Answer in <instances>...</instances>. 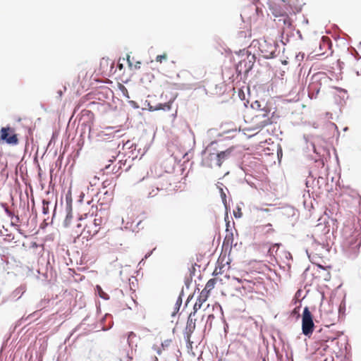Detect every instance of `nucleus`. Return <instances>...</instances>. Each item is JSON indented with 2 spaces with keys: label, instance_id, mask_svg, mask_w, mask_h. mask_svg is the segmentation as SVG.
Segmentation results:
<instances>
[{
  "label": "nucleus",
  "instance_id": "obj_1",
  "mask_svg": "<svg viewBox=\"0 0 361 361\" xmlns=\"http://www.w3.org/2000/svg\"><path fill=\"white\" fill-rule=\"evenodd\" d=\"M252 109L254 111L250 118V130H260L265 126L272 123L271 108L264 101L256 100L251 103Z\"/></svg>",
  "mask_w": 361,
  "mask_h": 361
},
{
  "label": "nucleus",
  "instance_id": "obj_2",
  "mask_svg": "<svg viewBox=\"0 0 361 361\" xmlns=\"http://www.w3.org/2000/svg\"><path fill=\"white\" fill-rule=\"evenodd\" d=\"M216 145H218L217 141L211 142L204 150L202 151V159L201 161V165L208 168H219V159L217 154V149Z\"/></svg>",
  "mask_w": 361,
  "mask_h": 361
},
{
  "label": "nucleus",
  "instance_id": "obj_3",
  "mask_svg": "<svg viewBox=\"0 0 361 361\" xmlns=\"http://www.w3.org/2000/svg\"><path fill=\"white\" fill-rule=\"evenodd\" d=\"M314 323L313 315L307 306L305 307L302 314V333L308 338H310L314 330Z\"/></svg>",
  "mask_w": 361,
  "mask_h": 361
},
{
  "label": "nucleus",
  "instance_id": "obj_4",
  "mask_svg": "<svg viewBox=\"0 0 361 361\" xmlns=\"http://www.w3.org/2000/svg\"><path fill=\"white\" fill-rule=\"evenodd\" d=\"M255 59L256 57L254 54H248L245 59L240 60L235 66L238 75H241L243 73L245 77L247 76L252 70Z\"/></svg>",
  "mask_w": 361,
  "mask_h": 361
},
{
  "label": "nucleus",
  "instance_id": "obj_5",
  "mask_svg": "<svg viewBox=\"0 0 361 361\" xmlns=\"http://www.w3.org/2000/svg\"><path fill=\"white\" fill-rule=\"evenodd\" d=\"M0 140L11 145H16L19 142L17 134L13 132V129L10 126L1 128Z\"/></svg>",
  "mask_w": 361,
  "mask_h": 361
},
{
  "label": "nucleus",
  "instance_id": "obj_6",
  "mask_svg": "<svg viewBox=\"0 0 361 361\" xmlns=\"http://www.w3.org/2000/svg\"><path fill=\"white\" fill-rule=\"evenodd\" d=\"M259 49L265 59H273L276 56L277 45L275 42H268L264 40L259 44Z\"/></svg>",
  "mask_w": 361,
  "mask_h": 361
},
{
  "label": "nucleus",
  "instance_id": "obj_7",
  "mask_svg": "<svg viewBox=\"0 0 361 361\" xmlns=\"http://www.w3.org/2000/svg\"><path fill=\"white\" fill-rule=\"evenodd\" d=\"M234 147H230L226 149H217L219 168L221 167L224 164L234 159Z\"/></svg>",
  "mask_w": 361,
  "mask_h": 361
},
{
  "label": "nucleus",
  "instance_id": "obj_8",
  "mask_svg": "<svg viewBox=\"0 0 361 361\" xmlns=\"http://www.w3.org/2000/svg\"><path fill=\"white\" fill-rule=\"evenodd\" d=\"M346 244L348 245V252L349 253V257L352 259L355 258L359 252L361 240L357 238L352 237L346 240Z\"/></svg>",
  "mask_w": 361,
  "mask_h": 361
},
{
  "label": "nucleus",
  "instance_id": "obj_9",
  "mask_svg": "<svg viewBox=\"0 0 361 361\" xmlns=\"http://www.w3.org/2000/svg\"><path fill=\"white\" fill-rule=\"evenodd\" d=\"M195 322L196 319H193L191 318V315H189L188 317L187 324L185 327V333L184 335V338L187 341H190L191 334L195 329Z\"/></svg>",
  "mask_w": 361,
  "mask_h": 361
},
{
  "label": "nucleus",
  "instance_id": "obj_10",
  "mask_svg": "<svg viewBox=\"0 0 361 361\" xmlns=\"http://www.w3.org/2000/svg\"><path fill=\"white\" fill-rule=\"evenodd\" d=\"M320 87L321 83L319 82L317 80L310 82L307 87L309 97L310 99L316 98L319 92Z\"/></svg>",
  "mask_w": 361,
  "mask_h": 361
},
{
  "label": "nucleus",
  "instance_id": "obj_11",
  "mask_svg": "<svg viewBox=\"0 0 361 361\" xmlns=\"http://www.w3.org/2000/svg\"><path fill=\"white\" fill-rule=\"evenodd\" d=\"M100 322L102 324V330L104 331L109 330L114 325L112 316L110 314H106Z\"/></svg>",
  "mask_w": 361,
  "mask_h": 361
},
{
  "label": "nucleus",
  "instance_id": "obj_12",
  "mask_svg": "<svg viewBox=\"0 0 361 361\" xmlns=\"http://www.w3.org/2000/svg\"><path fill=\"white\" fill-rule=\"evenodd\" d=\"M273 14L276 17H281V18L279 19V22L282 21L283 25H284V26L286 27H287V28H291L292 27V26H293L292 20L288 17V16L281 14V13H278V12H276V11H273Z\"/></svg>",
  "mask_w": 361,
  "mask_h": 361
},
{
  "label": "nucleus",
  "instance_id": "obj_13",
  "mask_svg": "<svg viewBox=\"0 0 361 361\" xmlns=\"http://www.w3.org/2000/svg\"><path fill=\"white\" fill-rule=\"evenodd\" d=\"M208 297V295L203 293V292L201 291L193 306L194 313H196L197 311L201 308L202 304L207 300Z\"/></svg>",
  "mask_w": 361,
  "mask_h": 361
},
{
  "label": "nucleus",
  "instance_id": "obj_14",
  "mask_svg": "<svg viewBox=\"0 0 361 361\" xmlns=\"http://www.w3.org/2000/svg\"><path fill=\"white\" fill-rule=\"evenodd\" d=\"M171 109V102L159 103L155 107H149V111H154L159 110L169 111Z\"/></svg>",
  "mask_w": 361,
  "mask_h": 361
},
{
  "label": "nucleus",
  "instance_id": "obj_15",
  "mask_svg": "<svg viewBox=\"0 0 361 361\" xmlns=\"http://www.w3.org/2000/svg\"><path fill=\"white\" fill-rule=\"evenodd\" d=\"M216 281L217 279L215 278L210 279L206 283V286L202 292L209 295L210 291L214 288Z\"/></svg>",
  "mask_w": 361,
  "mask_h": 361
},
{
  "label": "nucleus",
  "instance_id": "obj_16",
  "mask_svg": "<svg viewBox=\"0 0 361 361\" xmlns=\"http://www.w3.org/2000/svg\"><path fill=\"white\" fill-rule=\"evenodd\" d=\"M183 295H184V292H183V288L180 293V295H179L177 300H176V302L175 307H174V311L172 312L171 317H175L176 315V314L178 312L180 307L182 305Z\"/></svg>",
  "mask_w": 361,
  "mask_h": 361
},
{
  "label": "nucleus",
  "instance_id": "obj_17",
  "mask_svg": "<svg viewBox=\"0 0 361 361\" xmlns=\"http://www.w3.org/2000/svg\"><path fill=\"white\" fill-rule=\"evenodd\" d=\"M95 291H96V293L102 299L105 300H109V295L103 290V289L102 288V287L99 285H97L96 286V288H95Z\"/></svg>",
  "mask_w": 361,
  "mask_h": 361
},
{
  "label": "nucleus",
  "instance_id": "obj_18",
  "mask_svg": "<svg viewBox=\"0 0 361 361\" xmlns=\"http://www.w3.org/2000/svg\"><path fill=\"white\" fill-rule=\"evenodd\" d=\"M24 292L25 288L23 286H20L12 293L11 298L12 299H15L16 298H17L16 299H19L23 295Z\"/></svg>",
  "mask_w": 361,
  "mask_h": 361
},
{
  "label": "nucleus",
  "instance_id": "obj_19",
  "mask_svg": "<svg viewBox=\"0 0 361 361\" xmlns=\"http://www.w3.org/2000/svg\"><path fill=\"white\" fill-rule=\"evenodd\" d=\"M1 207L4 209L5 213L7 214L8 216L11 217V219H13V217H15L17 221L19 220V217L18 216H15L13 212H12L8 207L7 206V204L6 203H4V202H1Z\"/></svg>",
  "mask_w": 361,
  "mask_h": 361
},
{
  "label": "nucleus",
  "instance_id": "obj_20",
  "mask_svg": "<svg viewBox=\"0 0 361 361\" xmlns=\"http://www.w3.org/2000/svg\"><path fill=\"white\" fill-rule=\"evenodd\" d=\"M315 177L312 174V171H309V176L305 180V185L307 188L312 187L315 181Z\"/></svg>",
  "mask_w": 361,
  "mask_h": 361
},
{
  "label": "nucleus",
  "instance_id": "obj_21",
  "mask_svg": "<svg viewBox=\"0 0 361 361\" xmlns=\"http://www.w3.org/2000/svg\"><path fill=\"white\" fill-rule=\"evenodd\" d=\"M195 271V267H192V271L190 270V276H187V277L185 278L184 283H185V288H187V289H189L190 286V284L192 283V274H194Z\"/></svg>",
  "mask_w": 361,
  "mask_h": 361
},
{
  "label": "nucleus",
  "instance_id": "obj_22",
  "mask_svg": "<svg viewBox=\"0 0 361 361\" xmlns=\"http://www.w3.org/2000/svg\"><path fill=\"white\" fill-rule=\"evenodd\" d=\"M50 204V202L47 200H42V213L44 215H47L49 213V205Z\"/></svg>",
  "mask_w": 361,
  "mask_h": 361
},
{
  "label": "nucleus",
  "instance_id": "obj_23",
  "mask_svg": "<svg viewBox=\"0 0 361 361\" xmlns=\"http://www.w3.org/2000/svg\"><path fill=\"white\" fill-rule=\"evenodd\" d=\"M73 218L72 214H66V219L63 221V226L64 227H68L71 224V221Z\"/></svg>",
  "mask_w": 361,
  "mask_h": 361
},
{
  "label": "nucleus",
  "instance_id": "obj_24",
  "mask_svg": "<svg viewBox=\"0 0 361 361\" xmlns=\"http://www.w3.org/2000/svg\"><path fill=\"white\" fill-rule=\"evenodd\" d=\"M167 59V55L166 54L158 55L156 57V61L161 63L163 60Z\"/></svg>",
  "mask_w": 361,
  "mask_h": 361
},
{
  "label": "nucleus",
  "instance_id": "obj_25",
  "mask_svg": "<svg viewBox=\"0 0 361 361\" xmlns=\"http://www.w3.org/2000/svg\"><path fill=\"white\" fill-rule=\"evenodd\" d=\"M251 176H246L245 178V182L249 185H250L252 188H256V185H255V183L251 180Z\"/></svg>",
  "mask_w": 361,
  "mask_h": 361
},
{
  "label": "nucleus",
  "instance_id": "obj_26",
  "mask_svg": "<svg viewBox=\"0 0 361 361\" xmlns=\"http://www.w3.org/2000/svg\"><path fill=\"white\" fill-rule=\"evenodd\" d=\"M176 88L179 89V90H186V89L190 88L189 85H186V84L180 83V84H176Z\"/></svg>",
  "mask_w": 361,
  "mask_h": 361
},
{
  "label": "nucleus",
  "instance_id": "obj_27",
  "mask_svg": "<svg viewBox=\"0 0 361 361\" xmlns=\"http://www.w3.org/2000/svg\"><path fill=\"white\" fill-rule=\"evenodd\" d=\"M66 204H72V197H71V195L70 192H68L66 195Z\"/></svg>",
  "mask_w": 361,
  "mask_h": 361
},
{
  "label": "nucleus",
  "instance_id": "obj_28",
  "mask_svg": "<svg viewBox=\"0 0 361 361\" xmlns=\"http://www.w3.org/2000/svg\"><path fill=\"white\" fill-rule=\"evenodd\" d=\"M128 104H130V106L131 107H133V109H138L140 107L139 105L137 104V103L133 100H129Z\"/></svg>",
  "mask_w": 361,
  "mask_h": 361
},
{
  "label": "nucleus",
  "instance_id": "obj_29",
  "mask_svg": "<svg viewBox=\"0 0 361 361\" xmlns=\"http://www.w3.org/2000/svg\"><path fill=\"white\" fill-rule=\"evenodd\" d=\"M233 215L237 219L242 216V212H240V209L239 207H238V211L233 212Z\"/></svg>",
  "mask_w": 361,
  "mask_h": 361
},
{
  "label": "nucleus",
  "instance_id": "obj_30",
  "mask_svg": "<svg viewBox=\"0 0 361 361\" xmlns=\"http://www.w3.org/2000/svg\"><path fill=\"white\" fill-rule=\"evenodd\" d=\"M220 193H221V197L222 199V201H223L224 204H226V193L224 192L222 188H220Z\"/></svg>",
  "mask_w": 361,
  "mask_h": 361
},
{
  "label": "nucleus",
  "instance_id": "obj_31",
  "mask_svg": "<svg viewBox=\"0 0 361 361\" xmlns=\"http://www.w3.org/2000/svg\"><path fill=\"white\" fill-rule=\"evenodd\" d=\"M66 214H72V204H66Z\"/></svg>",
  "mask_w": 361,
  "mask_h": 361
},
{
  "label": "nucleus",
  "instance_id": "obj_32",
  "mask_svg": "<svg viewBox=\"0 0 361 361\" xmlns=\"http://www.w3.org/2000/svg\"><path fill=\"white\" fill-rule=\"evenodd\" d=\"M230 240H231V241H233V233H231L229 235H226V237L225 238L224 242L226 240H227L228 243Z\"/></svg>",
  "mask_w": 361,
  "mask_h": 361
},
{
  "label": "nucleus",
  "instance_id": "obj_33",
  "mask_svg": "<svg viewBox=\"0 0 361 361\" xmlns=\"http://www.w3.org/2000/svg\"><path fill=\"white\" fill-rule=\"evenodd\" d=\"M156 248H154L152 250L148 252L144 257V259H147L148 257H149L153 253V251L155 250Z\"/></svg>",
  "mask_w": 361,
  "mask_h": 361
},
{
  "label": "nucleus",
  "instance_id": "obj_34",
  "mask_svg": "<svg viewBox=\"0 0 361 361\" xmlns=\"http://www.w3.org/2000/svg\"><path fill=\"white\" fill-rule=\"evenodd\" d=\"M123 88L124 89V91H123V94L127 97V98H130L129 95H128V90L127 89L123 86Z\"/></svg>",
  "mask_w": 361,
  "mask_h": 361
},
{
  "label": "nucleus",
  "instance_id": "obj_35",
  "mask_svg": "<svg viewBox=\"0 0 361 361\" xmlns=\"http://www.w3.org/2000/svg\"><path fill=\"white\" fill-rule=\"evenodd\" d=\"M145 106H147L149 111V107H154V106H152L148 101L145 102Z\"/></svg>",
  "mask_w": 361,
  "mask_h": 361
},
{
  "label": "nucleus",
  "instance_id": "obj_36",
  "mask_svg": "<svg viewBox=\"0 0 361 361\" xmlns=\"http://www.w3.org/2000/svg\"><path fill=\"white\" fill-rule=\"evenodd\" d=\"M193 297V294L192 295H190L185 302V306L188 305V304L189 303V302L191 300V299Z\"/></svg>",
  "mask_w": 361,
  "mask_h": 361
},
{
  "label": "nucleus",
  "instance_id": "obj_37",
  "mask_svg": "<svg viewBox=\"0 0 361 361\" xmlns=\"http://www.w3.org/2000/svg\"><path fill=\"white\" fill-rule=\"evenodd\" d=\"M311 145L312 146V148H313V151H314V152H315V153L318 154V152H317V149H316V147H315L314 144V143H312V142H311Z\"/></svg>",
  "mask_w": 361,
  "mask_h": 361
},
{
  "label": "nucleus",
  "instance_id": "obj_38",
  "mask_svg": "<svg viewBox=\"0 0 361 361\" xmlns=\"http://www.w3.org/2000/svg\"><path fill=\"white\" fill-rule=\"evenodd\" d=\"M170 341H165L164 343H162V346H168L169 343Z\"/></svg>",
  "mask_w": 361,
  "mask_h": 361
},
{
  "label": "nucleus",
  "instance_id": "obj_39",
  "mask_svg": "<svg viewBox=\"0 0 361 361\" xmlns=\"http://www.w3.org/2000/svg\"><path fill=\"white\" fill-rule=\"evenodd\" d=\"M301 292L302 290H297L296 293H295V297H300V294H301Z\"/></svg>",
  "mask_w": 361,
  "mask_h": 361
},
{
  "label": "nucleus",
  "instance_id": "obj_40",
  "mask_svg": "<svg viewBox=\"0 0 361 361\" xmlns=\"http://www.w3.org/2000/svg\"><path fill=\"white\" fill-rule=\"evenodd\" d=\"M84 195H84V193H82V192L80 194V200H79V201H80V202H82V198L84 197Z\"/></svg>",
  "mask_w": 361,
  "mask_h": 361
},
{
  "label": "nucleus",
  "instance_id": "obj_41",
  "mask_svg": "<svg viewBox=\"0 0 361 361\" xmlns=\"http://www.w3.org/2000/svg\"><path fill=\"white\" fill-rule=\"evenodd\" d=\"M135 336V334L133 332H130L129 333V336H128V338H130V337Z\"/></svg>",
  "mask_w": 361,
  "mask_h": 361
},
{
  "label": "nucleus",
  "instance_id": "obj_42",
  "mask_svg": "<svg viewBox=\"0 0 361 361\" xmlns=\"http://www.w3.org/2000/svg\"><path fill=\"white\" fill-rule=\"evenodd\" d=\"M219 273H220V272H217L216 269L214 271V272H213L212 275H214V276H216V275H218Z\"/></svg>",
  "mask_w": 361,
  "mask_h": 361
},
{
  "label": "nucleus",
  "instance_id": "obj_43",
  "mask_svg": "<svg viewBox=\"0 0 361 361\" xmlns=\"http://www.w3.org/2000/svg\"><path fill=\"white\" fill-rule=\"evenodd\" d=\"M228 328V324H225L224 325V331L226 332L227 331V329Z\"/></svg>",
  "mask_w": 361,
  "mask_h": 361
},
{
  "label": "nucleus",
  "instance_id": "obj_44",
  "mask_svg": "<svg viewBox=\"0 0 361 361\" xmlns=\"http://www.w3.org/2000/svg\"><path fill=\"white\" fill-rule=\"evenodd\" d=\"M229 226H230V221H227L226 222V231L228 230Z\"/></svg>",
  "mask_w": 361,
  "mask_h": 361
},
{
  "label": "nucleus",
  "instance_id": "obj_45",
  "mask_svg": "<svg viewBox=\"0 0 361 361\" xmlns=\"http://www.w3.org/2000/svg\"><path fill=\"white\" fill-rule=\"evenodd\" d=\"M86 321H88V316L85 317L82 319V323H85Z\"/></svg>",
  "mask_w": 361,
  "mask_h": 361
},
{
  "label": "nucleus",
  "instance_id": "obj_46",
  "mask_svg": "<svg viewBox=\"0 0 361 361\" xmlns=\"http://www.w3.org/2000/svg\"><path fill=\"white\" fill-rule=\"evenodd\" d=\"M297 33L299 35V37H300V39H302V35H301V32H300V30H298V31H297Z\"/></svg>",
  "mask_w": 361,
  "mask_h": 361
},
{
  "label": "nucleus",
  "instance_id": "obj_47",
  "mask_svg": "<svg viewBox=\"0 0 361 361\" xmlns=\"http://www.w3.org/2000/svg\"><path fill=\"white\" fill-rule=\"evenodd\" d=\"M145 259L144 258H142V260L139 262V264H144V263H145V262H145Z\"/></svg>",
  "mask_w": 361,
  "mask_h": 361
},
{
  "label": "nucleus",
  "instance_id": "obj_48",
  "mask_svg": "<svg viewBox=\"0 0 361 361\" xmlns=\"http://www.w3.org/2000/svg\"><path fill=\"white\" fill-rule=\"evenodd\" d=\"M128 61L129 65L131 66V62L130 61V56H128Z\"/></svg>",
  "mask_w": 361,
  "mask_h": 361
},
{
  "label": "nucleus",
  "instance_id": "obj_49",
  "mask_svg": "<svg viewBox=\"0 0 361 361\" xmlns=\"http://www.w3.org/2000/svg\"><path fill=\"white\" fill-rule=\"evenodd\" d=\"M196 313H194V311L192 312L189 315H191V318H192V316H194Z\"/></svg>",
  "mask_w": 361,
  "mask_h": 361
},
{
  "label": "nucleus",
  "instance_id": "obj_50",
  "mask_svg": "<svg viewBox=\"0 0 361 361\" xmlns=\"http://www.w3.org/2000/svg\"><path fill=\"white\" fill-rule=\"evenodd\" d=\"M58 93L59 94V95H60V96H61V95H62V91H61V90H59V91L58 92Z\"/></svg>",
  "mask_w": 361,
  "mask_h": 361
},
{
  "label": "nucleus",
  "instance_id": "obj_51",
  "mask_svg": "<svg viewBox=\"0 0 361 361\" xmlns=\"http://www.w3.org/2000/svg\"><path fill=\"white\" fill-rule=\"evenodd\" d=\"M97 221V219H94V224H95V225H97V224H98V221Z\"/></svg>",
  "mask_w": 361,
  "mask_h": 361
},
{
  "label": "nucleus",
  "instance_id": "obj_52",
  "mask_svg": "<svg viewBox=\"0 0 361 361\" xmlns=\"http://www.w3.org/2000/svg\"><path fill=\"white\" fill-rule=\"evenodd\" d=\"M97 221V219H94V224H95V225H97V224H98V221Z\"/></svg>",
  "mask_w": 361,
  "mask_h": 361
},
{
  "label": "nucleus",
  "instance_id": "obj_53",
  "mask_svg": "<svg viewBox=\"0 0 361 361\" xmlns=\"http://www.w3.org/2000/svg\"><path fill=\"white\" fill-rule=\"evenodd\" d=\"M279 244H275V245H274V247H279Z\"/></svg>",
  "mask_w": 361,
  "mask_h": 361
},
{
  "label": "nucleus",
  "instance_id": "obj_54",
  "mask_svg": "<svg viewBox=\"0 0 361 361\" xmlns=\"http://www.w3.org/2000/svg\"><path fill=\"white\" fill-rule=\"evenodd\" d=\"M304 139L305 140L306 142H307V137L305 135H304Z\"/></svg>",
  "mask_w": 361,
  "mask_h": 361
},
{
  "label": "nucleus",
  "instance_id": "obj_55",
  "mask_svg": "<svg viewBox=\"0 0 361 361\" xmlns=\"http://www.w3.org/2000/svg\"><path fill=\"white\" fill-rule=\"evenodd\" d=\"M316 78H317V75H314V76L312 77V79H313V80H314V79H316Z\"/></svg>",
  "mask_w": 361,
  "mask_h": 361
},
{
  "label": "nucleus",
  "instance_id": "obj_56",
  "mask_svg": "<svg viewBox=\"0 0 361 361\" xmlns=\"http://www.w3.org/2000/svg\"><path fill=\"white\" fill-rule=\"evenodd\" d=\"M154 361H158V358L157 357H155L154 358Z\"/></svg>",
  "mask_w": 361,
  "mask_h": 361
},
{
  "label": "nucleus",
  "instance_id": "obj_57",
  "mask_svg": "<svg viewBox=\"0 0 361 361\" xmlns=\"http://www.w3.org/2000/svg\"><path fill=\"white\" fill-rule=\"evenodd\" d=\"M141 224V221H139L137 224V226H138Z\"/></svg>",
  "mask_w": 361,
  "mask_h": 361
},
{
  "label": "nucleus",
  "instance_id": "obj_58",
  "mask_svg": "<svg viewBox=\"0 0 361 361\" xmlns=\"http://www.w3.org/2000/svg\"><path fill=\"white\" fill-rule=\"evenodd\" d=\"M77 226H78V227H80V226H81V225H80V224H78Z\"/></svg>",
  "mask_w": 361,
  "mask_h": 361
},
{
  "label": "nucleus",
  "instance_id": "obj_59",
  "mask_svg": "<svg viewBox=\"0 0 361 361\" xmlns=\"http://www.w3.org/2000/svg\"><path fill=\"white\" fill-rule=\"evenodd\" d=\"M218 361H221V359H219Z\"/></svg>",
  "mask_w": 361,
  "mask_h": 361
},
{
  "label": "nucleus",
  "instance_id": "obj_60",
  "mask_svg": "<svg viewBox=\"0 0 361 361\" xmlns=\"http://www.w3.org/2000/svg\"><path fill=\"white\" fill-rule=\"evenodd\" d=\"M324 361H327V360L326 359Z\"/></svg>",
  "mask_w": 361,
  "mask_h": 361
},
{
  "label": "nucleus",
  "instance_id": "obj_61",
  "mask_svg": "<svg viewBox=\"0 0 361 361\" xmlns=\"http://www.w3.org/2000/svg\"><path fill=\"white\" fill-rule=\"evenodd\" d=\"M360 44H361V42H360Z\"/></svg>",
  "mask_w": 361,
  "mask_h": 361
}]
</instances>
